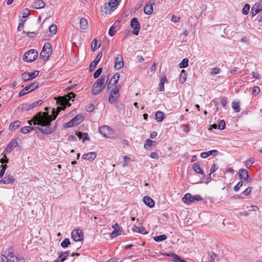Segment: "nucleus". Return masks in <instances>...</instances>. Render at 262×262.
<instances>
[{
  "label": "nucleus",
  "mask_w": 262,
  "mask_h": 262,
  "mask_svg": "<svg viewBox=\"0 0 262 262\" xmlns=\"http://www.w3.org/2000/svg\"><path fill=\"white\" fill-rule=\"evenodd\" d=\"M75 97V95L73 93L71 92L68 95H66L65 96L59 97L57 101V102L62 106H70V99H71L72 98H74Z\"/></svg>",
  "instance_id": "nucleus-8"
},
{
  "label": "nucleus",
  "mask_w": 262,
  "mask_h": 262,
  "mask_svg": "<svg viewBox=\"0 0 262 262\" xmlns=\"http://www.w3.org/2000/svg\"><path fill=\"white\" fill-rule=\"evenodd\" d=\"M36 116V115H35L33 118L32 119H31L30 120H29L28 121V123L30 124V125H32V124H34V125H37V123H36V122H39V121H40V119H36L35 117ZM41 119H40V120Z\"/></svg>",
  "instance_id": "nucleus-47"
},
{
  "label": "nucleus",
  "mask_w": 262,
  "mask_h": 262,
  "mask_svg": "<svg viewBox=\"0 0 262 262\" xmlns=\"http://www.w3.org/2000/svg\"><path fill=\"white\" fill-rule=\"evenodd\" d=\"M180 19V17L178 16H176L175 15H173L171 17V20L174 23L178 22Z\"/></svg>",
  "instance_id": "nucleus-63"
},
{
  "label": "nucleus",
  "mask_w": 262,
  "mask_h": 262,
  "mask_svg": "<svg viewBox=\"0 0 262 262\" xmlns=\"http://www.w3.org/2000/svg\"><path fill=\"white\" fill-rule=\"evenodd\" d=\"M121 0H110L108 2L109 7L111 8V10L113 12L118 7Z\"/></svg>",
  "instance_id": "nucleus-23"
},
{
  "label": "nucleus",
  "mask_w": 262,
  "mask_h": 262,
  "mask_svg": "<svg viewBox=\"0 0 262 262\" xmlns=\"http://www.w3.org/2000/svg\"><path fill=\"white\" fill-rule=\"evenodd\" d=\"M217 152L218 151L216 150H211L207 152H202L201 154V157L202 158H206L208 156L213 155V154H217Z\"/></svg>",
  "instance_id": "nucleus-32"
},
{
  "label": "nucleus",
  "mask_w": 262,
  "mask_h": 262,
  "mask_svg": "<svg viewBox=\"0 0 262 262\" xmlns=\"http://www.w3.org/2000/svg\"><path fill=\"white\" fill-rule=\"evenodd\" d=\"M38 52L36 50L32 49L27 52L24 56V60L28 62L34 61L38 57Z\"/></svg>",
  "instance_id": "nucleus-5"
},
{
  "label": "nucleus",
  "mask_w": 262,
  "mask_h": 262,
  "mask_svg": "<svg viewBox=\"0 0 262 262\" xmlns=\"http://www.w3.org/2000/svg\"><path fill=\"white\" fill-rule=\"evenodd\" d=\"M164 113L161 111H158L156 113L155 119L158 122H161L164 119Z\"/></svg>",
  "instance_id": "nucleus-34"
},
{
  "label": "nucleus",
  "mask_w": 262,
  "mask_h": 262,
  "mask_svg": "<svg viewBox=\"0 0 262 262\" xmlns=\"http://www.w3.org/2000/svg\"><path fill=\"white\" fill-rule=\"evenodd\" d=\"M108 80V76H102L100 78L97 79L93 84L92 91L94 95H97L103 89L105 88L106 84Z\"/></svg>",
  "instance_id": "nucleus-2"
},
{
  "label": "nucleus",
  "mask_w": 262,
  "mask_h": 262,
  "mask_svg": "<svg viewBox=\"0 0 262 262\" xmlns=\"http://www.w3.org/2000/svg\"><path fill=\"white\" fill-rule=\"evenodd\" d=\"M83 116L81 115L76 116L73 119L68 123L64 124L65 127H72L80 124L83 120Z\"/></svg>",
  "instance_id": "nucleus-9"
},
{
  "label": "nucleus",
  "mask_w": 262,
  "mask_h": 262,
  "mask_svg": "<svg viewBox=\"0 0 262 262\" xmlns=\"http://www.w3.org/2000/svg\"><path fill=\"white\" fill-rule=\"evenodd\" d=\"M203 200V198L199 195H192L191 194L188 193L184 195L182 198V201L184 203L189 204L195 201H199Z\"/></svg>",
  "instance_id": "nucleus-7"
},
{
  "label": "nucleus",
  "mask_w": 262,
  "mask_h": 262,
  "mask_svg": "<svg viewBox=\"0 0 262 262\" xmlns=\"http://www.w3.org/2000/svg\"><path fill=\"white\" fill-rule=\"evenodd\" d=\"M208 258L210 259V261H207L206 260V257L204 256L202 258V262H214V259L216 257V254L212 252L210 254L208 255Z\"/></svg>",
  "instance_id": "nucleus-36"
},
{
  "label": "nucleus",
  "mask_w": 262,
  "mask_h": 262,
  "mask_svg": "<svg viewBox=\"0 0 262 262\" xmlns=\"http://www.w3.org/2000/svg\"><path fill=\"white\" fill-rule=\"evenodd\" d=\"M49 31L51 34L54 35L57 32V26L55 25H52L49 27Z\"/></svg>",
  "instance_id": "nucleus-44"
},
{
  "label": "nucleus",
  "mask_w": 262,
  "mask_h": 262,
  "mask_svg": "<svg viewBox=\"0 0 262 262\" xmlns=\"http://www.w3.org/2000/svg\"><path fill=\"white\" fill-rule=\"evenodd\" d=\"M243 182L242 181H239L237 184L236 185H235L234 187V191H238V190L239 189V188L243 186Z\"/></svg>",
  "instance_id": "nucleus-55"
},
{
  "label": "nucleus",
  "mask_w": 262,
  "mask_h": 262,
  "mask_svg": "<svg viewBox=\"0 0 262 262\" xmlns=\"http://www.w3.org/2000/svg\"><path fill=\"white\" fill-rule=\"evenodd\" d=\"M119 97V88L116 86L115 89L111 91L108 100L110 103H114Z\"/></svg>",
  "instance_id": "nucleus-12"
},
{
  "label": "nucleus",
  "mask_w": 262,
  "mask_h": 262,
  "mask_svg": "<svg viewBox=\"0 0 262 262\" xmlns=\"http://www.w3.org/2000/svg\"><path fill=\"white\" fill-rule=\"evenodd\" d=\"M52 51V50L51 43L49 42L46 43L43 46L39 57L44 61H47L50 57Z\"/></svg>",
  "instance_id": "nucleus-4"
},
{
  "label": "nucleus",
  "mask_w": 262,
  "mask_h": 262,
  "mask_svg": "<svg viewBox=\"0 0 262 262\" xmlns=\"http://www.w3.org/2000/svg\"><path fill=\"white\" fill-rule=\"evenodd\" d=\"M83 232L80 229L73 230L72 232V237L74 241L78 242L83 239Z\"/></svg>",
  "instance_id": "nucleus-13"
},
{
  "label": "nucleus",
  "mask_w": 262,
  "mask_h": 262,
  "mask_svg": "<svg viewBox=\"0 0 262 262\" xmlns=\"http://www.w3.org/2000/svg\"><path fill=\"white\" fill-rule=\"evenodd\" d=\"M96 157V154L95 152H90L84 154L82 156V158L89 161H93Z\"/></svg>",
  "instance_id": "nucleus-22"
},
{
  "label": "nucleus",
  "mask_w": 262,
  "mask_h": 262,
  "mask_svg": "<svg viewBox=\"0 0 262 262\" xmlns=\"http://www.w3.org/2000/svg\"><path fill=\"white\" fill-rule=\"evenodd\" d=\"M100 44L97 45V41L96 38L94 39L91 43L92 50L94 51L100 47Z\"/></svg>",
  "instance_id": "nucleus-42"
},
{
  "label": "nucleus",
  "mask_w": 262,
  "mask_h": 262,
  "mask_svg": "<svg viewBox=\"0 0 262 262\" xmlns=\"http://www.w3.org/2000/svg\"><path fill=\"white\" fill-rule=\"evenodd\" d=\"M114 29L115 28L112 26L109 29L108 34L111 36H113L116 33V31Z\"/></svg>",
  "instance_id": "nucleus-59"
},
{
  "label": "nucleus",
  "mask_w": 262,
  "mask_h": 262,
  "mask_svg": "<svg viewBox=\"0 0 262 262\" xmlns=\"http://www.w3.org/2000/svg\"><path fill=\"white\" fill-rule=\"evenodd\" d=\"M121 233V231L120 230V228L119 229H115L111 233V237L113 238L116 237L118 235H120Z\"/></svg>",
  "instance_id": "nucleus-39"
},
{
  "label": "nucleus",
  "mask_w": 262,
  "mask_h": 262,
  "mask_svg": "<svg viewBox=\"0 0 262 262\" xmlns=\"http://www.w3.org/2000/svg\"><path fill=\"white\" fill-rule=\"evenodd\" d=\"M18 109L23 112L29 111L32 110L30 104L27 103L22 104L18 107Z\"/></svg>",
  "instance_id": "nucleus-31"
},
{
  "label": "nucleus",
  "mask_w": 262,
  "mask_h": 262,
  "mask_svg": "<svg viewBox=\"0 0 262 262\" xmlns=\"http://www.w3.org/2000/svg\"><path fill=\"white\" fill-rule=\"evenodd\" d=\"M101 11L105 14H111L113 12L111 8L109 7L108 3H105L101 7Z\"/></svg>",
  "instance_id": "nucleus-26"
},
{
  "label": "nucleus",
  "mask_w": 262,
  "mask_h": 262,
  "mask_svg": "<svg viewBox=\"0 0 262 262\" xmlns=\"http://www.w3.org/2000/svg\"><path fill=\"white\" fill-rule=\"evenodd\" d=\"M14 182V178L10 174L6 173L4 179L0 180V183H2L5 184L13 183Z\"/></svg>",
  "instance_id": "nucleus-20"
},
{
  "label": "nucleus",
  "mask_w": 262,
  "mask_h": 262,
  "mask_svg": "<svg viewBox=\"0 0 262 262\" xmlns=\"http://www.w3.org/2000/svg\"><path fill=\"white\" fill-rule=\"evenodd\" d=\"M123 159H124V163L123 164V167H125L128 164L129 160H130V158L127 156H124L123 157Z\"/></svg>",
  "instance_id": "nucleus-60"
},
{
  "label": "nucleus",
  "mask_w": 262,
  "mask_h": 262,
  "mask_svg": "<svg viewBox=\"0 0 262 262\" xmlns=\"http://www.w3.org/2000/svg\"><path fill=\"white\" fill-rule=\"evenodd\" d=\"M167 236L164 234H162L159 236H155L154 237V240L157 242H160L165 240Z\"/></svg>",
  "instance_id": "nucleus-37"
},
{
  "label": "nucleus",
  "mask_w": 262,
  "mask_h": 262,
  "mask_svg": "<svg viewBox=\"0 0 262 262\" xmlns=\"http://www.w3.org/2000/svg\"><path fill=\"white\" fill-rule=\"evenodd\" d=\"M66 259L67 258H66L62 254H61L54 262H62Z\"/></svg>",
  "instance_id": "nucleus-56"
},
{
  "label": "nucleus",
  "mask_w": 262,
  "mask_h": 262,
  "mask_svg": "<svg viewBox=\"0 0 262 262\" xmlns=\"http://www.w3.org/2000/svg\"><path fill=\"white\" fill-rule=\"evenodd\" d=\"M94 110V105L93 104H89L86 106V110L88 112H91Z\"/></svg>",
  "instance_id": "nucleus-61"
},
{
  "label": "nucleus",
  "mask_w": 262,
  "mask_h": 262,
  "mask_svg": "<svg viewBox=\"0 0 262 262\" xmlns=\"http://www.w3.org/2000/svg\"><path fill=\"white\" fill-rule=\"evenodd\" d=\"M26 21V19H24V20H21V22H20L19 23V25H18V28H17V30L18 31H20L23 28H24V24Z\"/></svg>",
  "instance_id": "nucleus-57"
},
{
  "label": "nucleus",
  "mask_w": 262,
  "mask_h": 262,
  "mask_svg": "<svg viewBox=\"0 0 262 262\" xmlns=\"http://www.w3.org/2000/svg\"><path fill=\"white\" fill-rule=\"evenodd\" d=\"M131 27L134 29L132 33L134 35H138L140 30V25L138 21L137 18H133L131 19L130 24Z\"/></svg>",
  "instance_id": "nucleus-10"
},
{
  "label": "nucleus",
  "mask_w": 262,
  "mask_h": 262,
  "mask_svg": "<svg viewBox=\"0 0 262 262\" xmlns=\"http://www.w3.org/2000/svg\"><path fill=\"white\" fill-rule=\"evenodd\" d=\"M38 85L39 83L37 81H35L32 83L31 84L26 86L25 88L20 91L18 94L19 96H23L35 90L38 87Z\"/></svg>",
  "instance_id": "nucleus-6"
},
{
  "label": "nucleus",
  "mask_w": 262,
  "mask_h": 262,
  "mask_svg": "<svg viewBox=\"0 0 262 262\" xmlns=\"http://www.w3.org/2000/svg\"><path fill=\"white\" fill-rule=\"evenodd\" d=\"M21 125V122L19 120L15 121L12 122L9 126V129L10 130H15L16 128L20 127Z\"/></svg>",
  "instance_id": "nucleus-29"
},
{
  "label": "nucleus",
  "mask_w": 262,
  "mask_h": 262,
  "mask_svg": "<svg viewBox=\"0 0 262 262\" xmlns=\"http://www.w3.org/2000/svg\"><path fill=\"white\" fill-rule=\"evenodd\" d=\"M221 103L224 107H225L227 103V98L225 97L221 98Z\"/></svg>",
  "instance_id": "nucleus-58"
},
{
  "label": "nucleus",
  "mask_w": 262,
  "mask_h": 262,
  "mask_svg": "<svg viewBox=\"0 0 262 262\" xmlns=\"http://www.w3.org/2000/svg\"><path fill=\"white\" fill-rule=\"evenodd\" d=\"M251 187H248L244 191V192H243V194H244L245 195H249L251 191Z\"/></svg>",
  "instance_id": "nucleus-62"
},
{
  "label": "nucleus",
  "mask_w": 262,
  "mask_h": 262,
  "mask_svg": "<svg viewBox=\"0 0 262 262\" xmlns=\"http://www.w3.org/2000/svg\"><path fill=\"white\" fill-rule=\"evenodd\" d=\"M250 5L248 4H246L243 8V13L245 15L248 14L250 10Z\"/></svg>",
  "instance_id": "nucleus-48"
},
{
  "label": "nucleus",
  "mask_w": 262,
  "mask_h": 262,
  "mask_svg": "<svg viewBox=\"0 0 262 262\" xmlns=\"http://www.w3.org/2000/svg\"><path fill=\"white\" fill-rule=\"evenodd\" d=\"M29 10L27 9H26L23 11L22 17L25 18L27 17L29 15Z\"/></svg>",
  "instance_id": "nucleus-64"
},
{
  "label": "nucleus",
  "mask_w": 262,
  "mask_h": 262,
  "mask_svg": "<svg viewBox=\"0 0 262 262\" xmlns=\"http://www.w3.org/2000/svg\"><path fill=\"white\" fill-rule=\"evenodd\" d=\"M218 128L220 129H223L225 128L226 124L224 120H221L219 123Z\"/></svg>",
  "instance_id": "nucleus-54"
},
{
  "label": "nucleus",
  "mask_w": 262,
  "mask_h": 262,
  "mask_svg": "<svg viewBox=\"0 0 262 262\" xmlns=\"http://www.w3.org/2000/svg\"><path fill=\"white\" fill-rule=\"evenodd\" d=\"M43 102V101L42 100H39L37 101L34 102L33 103L30 104L31 105V107L32 110H33L34 108L37 107L38 106L41 105Z\"/></svg>",
  "instance_id": "nucleus-46"
},
{
  "label": "nucleus",
  "mask_w": 262,
  "mask_h": 262,
  "mask_svg": "<svg viewBox=\"0 0 262 262\" xmlns=\"http://www.w3.org/2000/svg\"><path fill=\"white\" fill-rule=\"evenodd\" d=\"M221 70L219 68H212L210 72L211 75H214L216 74H218L220 73Z\"/></svg>",
  "instance_id": "nucleus-50"
},
{
  "label": "nucleus",
  "mask_w": 262,
  "mask_h": 262,
  "mask_svg": "<svg viewBox=\"0 0 262 262\" xmlns=\"http://www.w3.org/2000/svg\"><path fill=\"white\" fill-rule=\"evenodd\" d=\"M70 241L69 238H65L61 243V246L63 248L67 247L70 244Z\"/></svg>",
  "instance_id": "nucleus-49"
},
{
  "label": "nucleus",
  "mask_w": 262,
  "mask_h": 262,
  "mask_svg": "<svg viewBox=\"0 0 262 262\" xmlns=\"http://www.w3.org/2000/svg\"><path fill=\"white\" fill-rule=\"evenodd\" d=\"M18 145L17 140L16 139H12L5 148V152L10 153Z\"/></svg>",
  "instance_id": "nucleus-16"
},
{
  "label": "nucleus",
  "mask_w": 262,
  "mask_h": 262,
  "mask_svg": "<svg viewBox=\"0 0 262 262\" xmlns=\"http://www.w3.org/2000/svg\"><path fill=\"white\" fill-rule=\"evenodd\" d=\"M80 27L83 30H86L88 28V22L84 18H82L80 20Z\"/></svg>",
  "instance_id": "nucleus-30"
},
{
  "label": "nucleus",
  "mask_w": 262,
  "mask_h": 262,
  "mask_svg": "<svg viewBox=\"0 0 262 262\" xmlns=\"http://www.w3.org/2000/svg\"><path fill=\"white\" fill-rule=\"evenodd\" d=\"M156 143V141L150 140V139H147L144 145V147L146 149H149L154 145Z\"/></svg>",
  "instance_id": "nucleus-33"
},
{
  "label": "nucleus",
  "mask_w": 262,
  "mask_h": 262,
  "mask_svg": "<svg viewBox=\"0 0 262 262\" xmlns=\"http://www.w3.org/2000/svg\"><path fill=\"white\" fill-rule=\"evenodd\" d=\"M188 65V59L185 58L183 59L181 62L179 64L180 68H184L187 67Z\"/></svg>",
  "instance_id": "nucleus-43"
},
{
  "label": "nucleus",
  "mask_w": 262,
  "mask_h": 262,
  "mask_svg": "<svg viewBox=\"0 0 262 262\" xmlns=\"http://www.w3.org/2000/svg\"><path fill=\"white\" fill-rule=\"evenodd\" d=\"M155 2L152 1H149L145 5L144 8V12L147 15L151 14L153 12V6Z\"/></svg>",
  "instance_id": "nucleus-19"
},
{
  "label": "nucleus",
  "mask_w": 262,
  "mask_h": 262,
  "mask_svg": "<svg viewBox=\"0 0 262 262\" xmlns=\"http://www.w3.org/2000/svg\"><path fill=\"white\" fill-rule=\"evenodd\" d=\"M45 6V2L42 0H37L32 3V7L34 9L42 8Z\"/></svg>",
  "instance_id": "nucleus-25"
},
{
  "label": "nucleus",
  "mask_w": 262,
  "mask_h": 262,
  "mask_svg": "<svg viewBox=\"0 0 262 262\" xmlns=\"http://www.w3.org/2000/svg\"><path fill=\"white\" fill-rule=\"evenodd\" d=\"M30 131H31L30 126L23 127L20 129L21 133H23V134H24L28 133Z\"/></svg>",
  "instance_id": "nucleus-51"
},
{
  "label": "nucleus",
  "mask_w": 262,
  "mask_h": 262,
  "mask_svg": "<svg viewBox=\"0 0 262 262\" xmlns=\"http://www.w3.org/2000/svg\"><path fill=\"white\" fill-rule=\"evenodd\" d=\"M102 53L100 52L99 53H98L97 54L95 60L94 61H93L90 63V67H89V70H90V72H92V71H93L94 70V69L96 67L97 64L100 61V60L102 57Z\"/></svg>",
  "instance_id": "nucleus-18"
},
{
  "label": "nucleus",
  "mask_w": 262,
  "mask_h": 262,
  "mask_svg": "<svg viewBox=\"0 0 262 262\" xmlns=\"http://www.w3.org/2000/svg\"><path fill=\"white\" fill-rule=\"evenodd\" d=\"M2 262H25V259L14 255L10 249L5 251L2 255Z\"/></svg>",
  "instance_id": "nucleus-3"
},
{
  "label": "nucleus",
  "mask_w": 262,
  "mask_h": 262,
  "mask_svg": "<svg viewBox=\"0 0 262 262\" xmlns=\"http://www.w3.org/2000/svg\"><path fill=\"white\" fill-rule=\"evenodd\" d=\"M102 68H99L98 69H97L94 73V78L95 79L97 78L100 76L101 73H102Z\"/></svg>",
  "instance_id": "nucleus-52"
},
{
  "label": "nucleus",
  "mask_w": 262,
  "mask_h": 262,
  "mask_svg": "<svg viewBox=\"0 0 262 262\" xmlns=\"http://www.w3.org/2000/svg\"><path fill=\"white\" fill-rule=\"evenodd\" d=\"M260 92V89L258 86H254L253 88V90L252 91V94L254 95H257L259 94Z\"/></svg>",
  "instance_id": "nucleus-53"
},
{
  "label": "nucleus",
  "mask_w": 262,
  "mask_h": 262,
  "mask_svg": "<svg viewBox=\"0 0 262 262\" xmlns=\"http://www.w3.org/2000/svg\"><path fill=\"white\" fill-rule=\"evenodd\" d=\"M132 230L134 232H138L142 234H145L147 233L145 228L142 226L139 227L135 226L132 228Z\"/></svg>",
  "instance_id": "nucleus-27"
},
{
  "label": "nucleus",
  "mask_w": 262,
  "mask_h": 262,
  "mask_svg": "<svg viewBox=\"0 0 262 262\" xmlns=\"http://www.w3.org/2000/svg\"><path fill=\"white\" fill-rule=\"evenodd\" d=\"M254 162V159L253 158H249L245 162V165L247 168L250 167L252 164Z\"/></svg>",
  "instance_id": "nucleus-45"
},
{
  "label": "nucleus",
  "mask_w": 262,
  "mask_h": 262,
  "mask_svg": "<svg viewBox=\"0 0 262 262\" xmlns=\"http://www.w3.org/2000/svg\"><path fill=\"white\" fill-rule=\"evenodd\" d=\"M238 176L241 179L244 180L247 183H249L251 181V178L246 169H241L238 171Z\"/></svg>",
  "instance_id": "nucleus-14"
},
{
  "label": "nucleus",
  "mask_w": 262,
  "mask_h": 262,
  "mask_svg": "<svg viewBox=\"0 0 262 262\" xmlns=\"http://www.w3.org/2000/svg\"><path fill=\"white\" fill-rule=\"evenodd\" d=\"M167 81V79L166 77H163L160 80V83L159 84V91H163L164 90V84L165 82Z\"/></svg>",
  "instance_id": "nucleus-41"
},
{
  "label": "nucleus",
  "mask_w": 262,
  "mask_h": 262,
  "mask_svg": "<svg viewBox=\"0 0 262 262\" xmlns=\"http://www.w3.org/2000/svg\"><path fill=\"white\" fill-rule=\"evenodd\" d=\"M120 77V75L118 73L115 74L113 77L111 79L110 81L108 84L107 88L110 89L112 88V85H114L116 84L118 82Z\"/></svg>",
  "instance_id": "nucleus-21"
},
{
  "label": "nucleus",
  "mask_w": 262,
  "mask_h": 262,
  "mask_svg": "<svg viewBox=\"0 0 262 262\" xmlns=\"http://www.w3.org/2000/svg\"><path fill=\"white\" fill-rule=\"evenodd\" d=\"M193 169L195 172L204 174L203 170L197 163H195L194 164H193Z\"/></svg>",
  "instance_id": "nucleus-35"
},
{
  "label": "nucleus",
  "mask_w": 262,
  "mask_h": 262,
  "mask_svg": "<svg viewBox=\"0 0 262 262\" xmlns=\"http://www.w3.org/2000/svg\"><path fill=\"white\" fill-rule=\"evenodd\" d=\"M39 71L36 70L31 73L24 72L21 74V79L24 81L32 80L36 77L39 74Z\"/></svg>",
  "instance_id": "nucleus-11"
},
{
  "label": "nucleus",
  "mask_w": 262,
  "mask_h": 262,
  "mask_svg": "<svg viewBox=\"0 0 262 262\" xmlns=\"http://www.w3.org/2000/svg\"><path fill=\"white\" fill-rule=\"evenodd\" d=\"M232 107L234 110L235 112L238 113L240 111V107L239 103L236 101H233L232 103Z\"/></svg>",
  "instance_id": "nucleus-38"
},
{
  "label": "nucleus",
  "mask_w": 262,
  "mask_h": 262,
  "mask_svg": "<svg viewBox=\"0 0 262 262\" xmlns=\"http://www.w3.org/2000/svg\"><path fill=\"white\" fill-rule=\"evenodd\" d=\"M143 202L149 207L152 208L155 205L154 201L149 196H145L143 198Z\"/></svg>",
  "instance_id": "nucleus-24"
},
{
  "label": "nucleus",
  "mask_w": 262,
  "mask_h": 262,
  "mask_svg": "<svg viewBox=\"0 0 262 262\" xmlns=\"http://www.w3.org/2000/svg\"><path fill=\"white\" fill-rule=\"evenodd\" d=\"M99 132L103 136L108 138L111 134V129L107 125H103L99 128Z\"/></svg>",
  "instance_id": "nucleus-17"
},
{
  "label": "nucleus",
  "mask_w": 262,
  "mask_h": 262,
  "mask_svg": "<svg viewBox=\"0 0 262 262\" xmlns=\"http://www.w3.org/2000/svg\"><path fill=\"white\" fill-rule=\"evenodd\" d=\"M186 80V74L184 70H182L180 75L179 81L181 83H183Z\"/></svg>",
  "instance_id": "nucleus-40"
},
{
  "label": "nucleus",
  "mask_w": 262,
  "mask_h": 262,
  "mask_svg": "<svg viewBox=\"0 0 262 262\" xmlns=\"http://www.w3.org/2000/svg\"><path fill=\"white\" fill-rule=\"evenodd\" d=\"M260 6L258 5L257 4H255L251 9V14L253 16H254L259 12L262 11V9L260 8Z\"/></svg>",
  "instance_id": "nucleus-28"
},
{
  "label": "nucleus",
  "mask_w": 262,
  "mask_h": 262,
  "mask_svg": "<svg viewBox=\"0 0 262 262\" xmlns=\"http://www.w3.org/2000/svg\"><path fill=\"white\" fill-rule=\"evenodd\" d=\"M61 110L62 108L60 107H57L56 110L53 108L52 110V117L49 115L48 113L46 112L42 113L39 112L37 114L35 118L41 119V120H39V122H36L37 123L38 125L40 126L39 127H37L38 130L46 135H49L54 132L57 129L56 125H55L53 126H51V122L56 119L57 116Z\"/></svg>",
  "instance_id": "nucleus-1"
},
{
  "label": "nucleus",
  "mask_w": 262,
  "mask_h": 262,
  "mask_svg": "<svg viewBox=\"0 0 262 262\" xmlns=\"http://www.w3.org/2000/svg\"><path fill=\"white\" fill-rule=\"evenodd\" d=\"M124 62L122 56L120 54H117L115 58V68L119 70L123 67Z\"/></svg>",
  "instance_id": "nucleus-15"
}]
</instances>
